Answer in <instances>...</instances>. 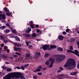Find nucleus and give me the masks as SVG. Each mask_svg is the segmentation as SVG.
Instances as JSON below:
<instances>
[{
	"label": "nucleus",
	"mask_w": 79,
	"mask_h": 79,
	"mask_svg": "<svg viewBox=\"0 0 79 79\" xmlns=\"http://www.w3.org/2000/svg\"><path fill=\"white\" fill-rule=\"evenodd\" d=\"M18 47H15L14 48V50H15V51H16V52H18Z\"/></svg>",
	"instance_id": "25"
},
{
	"label": "nucleus",
	"mask_w": 79,
	"mask_h": 79,
	"mask_svg": "<svg viewBox=\"0 0 79 79\" xmlns=\"http://www.w3.org/2000/svg\"><path fill=\"white\" fill-rule=\"evenodd\" d=\"M37 74H38V75H42V73L41 72H39L37 73Z\"/></svg>",
	"instance_id": "43"
},
{
	"label": "nucleus",
	"mask_w": 79,
	"mask_h": 79,
	"mask_svg": "<svg viewBox=\"0 0 79 79\" xmlns=\"http://www.w3.org/2000/svg\"><path fill=\"white\" fill-rule=\"evenodd\" d=\"M77 45H78L77 46V47H78V48H79V41H78L77 42Z\"/></svg>",
	"instance_id": "44"
},
{
	"label": "nucleus",
	"mask_w": 79,
	"mask_h": 79,
	"mask_svg": "<svg viewBox=\"0 0 79 79\" xmlns=\"http://www.w3.org/2000/svg\"><path fill=\"white\" fill-rule=\"evenodd\" d=\"M4 10L5 11H6V12H7V13H8L9 12V11L8 10V9H7V8L6 7H5L4 8Z\"/></svg>",
	"instance_id": "21"
},
{
	"label": "nucleus",
	"mask_w": 79,
	"mask_h": 79,
	"mask_svg": "<svg viewBox=\"0 0 79 79\" xmlns=\"http://www.w3.org/2000/svg\"><path fill=\"white\" fill-rule=\"evenodd\" d=\"M40 52H36L35 53V55H34V57L35 58H38L40 56Z\"/></svg>",
	"instance_id": "8"
},
{
	"label": "nucleus",
	"mask_w": 79,
	"mask_h": 79,
	"mask_svg": "<svg viewBox=\"0 0 79 79\" xmlns=\"http://www.w3.org/2000/svg\"><path fill=\"white\" fill-rule=\"evenodd\" d=\"M56 61L57 62V63H60V62L62 61V60H61L60 57H59L58 56L57 57H56Z\"/></svg>",
	"instance_id": "10"
},
{
	"label": "nucleus",
	"mask_w": 79,
	"mask_h": 79,
	"mask_svg": "<svg viewBox=\"0 0 79 79\" xmlns=\"http://www.w3.org/2000/svg\"><path fill=\"white\" fill-rule=\"evenodd\" d=\"M6 28V26H4L0 27V29L2 30H3L4 29H5Z\"/></svg>",
	"instance_id": "22"
},
{
	"label": "nucleus",
	"mask_w": 79,
	"mask_h": 79,
	"mask_svg": "<svg viewBox=\"0 0 79 79\" xmlns=\"http://www.w3.org/2000/svg\"><path fill=\"white\" fill-rule=\"evenodd\" d=\"M75 31L76 32H77L78 34H79V31L78 30V28H76L75 29Z\"/></svg>",
	"instance_id": "27"
},
{
	"label": "nucleus",
	"mask_w": 79,
	"mask_h": 79,
	"mask_svg": "<svg viewBox=\"0 0 79 79\" xmlns=\"http://www.w3.org/2000/svg\"><path fill=\"white\" fill-rule=\"evenodd\" d=\"M1 57L3 58V59H5V60H7V58H9L10 60H13V58L12 57H8V56L6 55H5L4 54H2L1 55Z\"/></svg>",
	"instance_id": "6"
},
{
	"label": "nucleus",
	"mask_w": 79,
	"mask_h": 79,
	"mask_svg": "<svg viewBox=\"0 0 79 79\" xmlns=\"http://www.w3.org/2000/svg\"><path fill=\"white\" fill-rule=\"evenodd\" d=\"M1 46L3 47V46H4V44H1Z\"/></svg>",
	"instance_id": "62"
},
{
	"label": "nucleus",
	"mask_w": 79,
	"mask_h": 79,
	"mask_svg": "<svg viewBox=\"0 0 79 79\" xmlns=\"http://www.w3.org/2000/svg\"><path fill=\"white\" fill-rule=\"evenodd\" d=\"M26 44H27V45H29V42L26 41Z\"/></svg>",
	"instance_id": "47"
},
{
	"label": "nucleus",
	"mask_w": 79,
	"mask_h": 79,
	"mask_svg": "<svg viewBox=\"0 0 79 79\" xmlns=\"http://www.w3.org/2000/svg\"><path fill=\"white\" fill-rule=\"evenodd\" d=\"M2 69H6V67L5 65H3V66H2Z\"/></svg>",
	"instance_id": "29"
},
{
	"label": "nucleus",
	"mask_w": 79,
	"mask_h": 79,
	"mask_svg": "<svg viewBox=\"0 0 79 79\" xmlns=\"http://www.w3.org/2000/svg\"><path fill=\"white\" fill-rule=\"evenodd\" d=\"M15 77L16 78L19 77L20 79H26L23 74L19 72L9 73L4 77L3 79H11V78L14 79Z\"/></svg>",
	"instance_id": "1"
},
{
	"label": "nucleus",
	"mask_w": 79,
	"mask_h": 79,
	"mask_svg": "<svg viewBox=\"0 0 79 79\" xmlns=\"http://www.w3.org/2000/svg\"><path fill=\"white\" fill-rule=\"evenodd\" d=\"M59 69H60L61 70H63V68L62 67H60L59 68Z\"/></svg>",
	"instance_id": "56"
},
{
	"label": "nucleus",
	"mask_w": 79,
	"mask_h": 79,
	"mask_svg": "<svg viewBox=\"0 0 79 79\" xmlns=\"http://www.w3.org/2000/svg\"><path fill=\"white\" fill-rule=\"evenodd\" d=\"M15 53L16 55H21V54L20 53H19V52H15Z\"/></svg>",
	"instance_id": "37"
},
{
	"label": "nucleus",
	"mask_w": 79,
	"mask_h": 79,
	"mask_svg": "<svg viewBox=\"0 0 79 79\" xmlns=\"http://www.w3.org/2000/svg\"><path fill=\"white\" fill-rule=\"evenodd\" d=\"M37 77V76H34L33 77V78L34 79H36Z\"/></svg>",
	"instance_id": "36"
},
{
	"label": "nucleus",
	"mask_w": 79,
	"mask_h": 79,
	"mask_svg": "<svg viewBox=\"0 0 79 79\" xmlns=\"http://www.w3.org/2000/svg\"><path fill=\"white\" fill-rule=\"evenodd\" d=\"M3 42H4L5 43H6V42H7L8 41L7 40H3Z\"/></svg>",
	"instance_id": "54"
},
{
	"label": "nucleus",
	"mask_w": 79,
	"mask_h": 79,
	"mask_svg": "<svg viewBox=\"0 0 79 79\" xmlns=\"http://www.w3.org/2000/svg\"><path fill=\"white\" fill-rule=\"evenodd\" d=\"M67 69H72L76 67V61L75 60L69 58L67 61L66 64L64 65Z\"/></svg>",
	"instance_id": "2"
},
{
	"label": "nucleus",
	"mask_w": 79,
	"mask_h": 79,
	"mask_svg": "<svg viewBox=\"0 0 79 79\" xmlns=\"http://www.w3.org/2000/svg\"><path fill=\"white\" fill-rule=\"evenodd\" d=\"M75 53L74 54H75L76 55H77L78 57H79V52L77 51V50H75Z\"/></svg>",
	"instance_id": "14"
},
{
	"label": "nucleus",
	"mask_w": 79,
	"mask_h": 79,
	"mask_svg": "<svg viewBox=\"0 0 79 79\" xmlns=\"http://www.w3.org/2000/svg\"><path fill=\"white\" fill-rule=\"evenodd\" d=\"M29 54H26V56L25 57L26 59H25V63H27L29 60H28V59H29V56H30V54H29V52H28Z\"/></svg>",
	"instance_id": "7"
},
{
	"label": "nucleus",
	"mask_w": 79,
	"mask_h": 79,
	"mask_svg": "<svg viewBox=\"0 0 79 79\" xmlns=\"http://www.w3.org/2000/svg\"><path fill=\"white\" fill-rule=\"evenodd\" d=\"M77 73H78V72H73L70 73V74L71 76H74V75H76V74H77Z\"/></svg>",
	"instance_id": "11"
},
{
	"label": "nucleus",
	"mask_w": 79,
	"mask_h": 79,
	"mask_svg": "<svg viewBox=\"0 0 79 79\" xmlns=\"http://www.w3.org/2000/svg\"><path fill=\"white\" fill-rule=\"evenodd\" d=\"M17 69H21V68L19 67H17Z\"/></svg>",
	"instance_id": "53"
},
{
	"label": "nucleus",
	"mask_w": 79,
	"mask_h": 79,
	"mask_svg": "<svg viewBox=\"0 0 79 79\" xmlns=\"http://www.w3.org/2000/svg\"><path fill=\"white\" fill-rule=\"evenodd\" d=\"M55 62V59L52 58H51L49 60H48L46 61L45 63L46 64V65H49L50 64V63H51V64L49 65L50 68H52L53 66V64Z\"/></svg>",
	"instance_id": "3"
},
{
	"label": "nucleus",
	"mask_w": 79,
	"mask_h": 79,
	"mask_svg": "<svg viewBox=\"0 0 79 79\" xmlns=\"http://www.w3.org/2000/svg\"><path fill=\"white\" fill-rule=\"evenodd\" d=\"M67 52H68L69 53H75V52L72 51L71 50H68L67 51Z\"/></svg>",
	"instance_id": "17"
},
{
	"label": "nucleus",
	"mask_w": 79,
	"mask_h": 79,
	"mask_svg": "<svg viewBox=\"0 0 79 79\" xmlns=\"http://www.w3.org/2000/svg\"><path fill=\"white\" fill-rule=\"evenodd\" d=\"M50 47L52 49H53V48H56V46L55 45H52L50 46Z\"/></svg>",
	"instance_id": "20"
},
{
	"label": "nucleus",
	"mask_w": 79,
	"mask_h": 79,
	"mask_svg": "<svg viewBox=\"0 0 79 79\" xmlns=\"http://www.w3.org/2000/svg\"><path fill=\"white\" fill-rule=\"evenodd\" d=\"M42 48L44 50H47V49L48 50H50L51 49L50 48H49V45L47 44L43 45Z\"/></svg>",
	"instance_id": "5"
},
{
	"label": "nucleus",
	"mask_w": 79,
	"mask_h": 79,
	"mask_svg": "<svg viewBox=\"0 0 79 79\" xmlns=\"http://www.w3.org/2000/svg\"><path fill=\"white\" fill-rule=\"evenodd\" d=\"M29 23H30V24L32 25V24H33V22H32V21L29 22Z\"/></svg>",
	"instance_id": "45"
},
{
	"label": "nucleus",
	"mask_w": 79,
	"mask_h": 79,
	"mask_svg": "<svg viewBox=\"0 0 79 79\" xmlns=\"http://www.w3.org/2000/svg\"><path fill=\"white\" fill-rule=\"evenodd\" d=\"M67 34L66 32L65 31L63 32V34H64V35H65V34Z\"/></svg>",
	"instance_id": "50"
},
{
	"label": "nucleus",
	"mask_w": 79,
	"mask_h": 79,
	"mask_svg": "<svg viewBox=\"0 0 79 79\" xmlns=\"http://www.w3.org/2000/svg\"><path fill=\"white\" fill-rule=\"evenodd\" d=\"M50 55V54L49 53H46L44 56V57L46 58L48 57V56Z\"/></svg>",
	"instance_id": "19"
},
{
	"label": "nucleus",
	"mask_w": 79,
	"mask_h": 79,
	"mask_svg": "<svg viewBox=\"0 0 79 79\" xmlns=\"http://www.w3.org/2000/svg\"><path fill=\"white\" fill-rule=\"evenodd\" d=\"M12 32L13 33H15V34H16L17 33V32H16V31L15 30H14L12 31Z\"/></svg>",
	"instance_id": "31"
},
{
	"label": "nucleus",
	"mask_w": 79,
	"mask_h": 79,
	"mask_svg": "<svg viewBox=\"0 0 79 79\" xmlns=\"http://www.w3.org/2000/svg\"><path fill=\"white\" fill-rule=\"evenodd\" d=\"M30 27L31 28H34V26H33V24H31L30 25Z\"/></svg>",
	"instance_id": "48"
},
{
	"label": "nucleus",
	"mask_w": 79,
	"mask_h": 79,
	"mask_svg": "<svg viewBox=\"0 0 79 79\" xmlns=\"http://www.w3.org/2000/svg\"><path fill=\"white\" fill-rule=\"evenodd\" d=\"M38 68L39 69H41L42 68V66H40L38 67Z\"/></svg>",
	"instance_id": "39"
},
{
	"label": "nucleus",
	"mask_w": 79,
	"mask_h": 79,
	"mask_svg": "<svg viewBox=\"0 0 79 79\" xmlns=\"http://www.w3.org/2000/svg\"><path fill=\"white\" fill-rule=\"evenodd\" d=\"M69 49L71 50H73V46H70L69 47Z\"/></svg>",
	"instance_id": "28"
},
{
	"label": "nucleus",
	"mask_w": 79,
	"mask_h": 79,
	"mask_svg": "<svg viewBox=\"0 0 79 79\" xmlns=\"http://www.w3.org/2000/svg\"><path fill=\"white\" fill-rule=\"evenodd\" d=\"M28 48L30 49H32V45H29L28 46Z\"/></svg>",
	"instance_id": "32"
},
{
	"label": "nucleus",
	"mask_w": 79,
	"mask_h": 79,
	"mask_svg": "<svg viewBox=\"0 0 79 79\" xmlns=\"http://www.w3.org/2000/svg\"><path fill=\"white\" fill-rule=\"evenodd\" d=\"M64 36H61V35H59L58 36V39L60 40H62L63 39Z\"/></svg>",
	"instance_id": "13"
},
{
	"label": "nucleus",
	"mask_w": 79,
	"mask_h": 79,
	"mask_svg": "<svg viewBox=\"0 0 79 79\" xmlns=\"http://www.w3.org/2000/svg\"><path fill=\"white\" fill-rule=\"evenodd\" d=\"M61 76H64V75L63 74H60L57 75L56 76V77H60L59 78V79H62V78L61 77Z\"/></svg>",
	"instance_id": "12"
},
{
	"label": "nucleus",
	"mask_w": 79,
	"mask_h": 79,
	"mask_svg": "<svg viewBox=\"0 0 79 79\" xmlns=\"http://www.w3.org/2000/svg\"><path fill=\"white\" fill-rule=\"evenodd\" d=\"M58 56L62 61H63V60H64L65 58V56H64V55L63 54H61L58 55Z\"/></svg>",
	"instance_id": "9"
},
{
	"label": "nucleus",
	"mask_w": 79,
	"mask_h": 79,
	"mask_svg": "<svg viewBox=\"0 0 79 79\" xmlns=\"http://www.w3.org/2000/svg\"><path fill=\"white\" fill-rule=\"evenodd\" d=\"M14 44V45H15V46H17V45L18 44V43H15Z\"/></svg>",
	"instance_id": "55"
},
{
	"label": "nucleus",
	"mask_w": 79,
	"mask_h": 79,
	"mask_svg": "<svg viewBox=\"0 0 79 79\" xmlns=\"http://www.w3.org/2000/svg\"><path fill=\"white\" fill-rule=\"evenodd\" d=\"M61 71V70H59L57 71L58 73H60Z\"/></svg>",
	"instance_id": "63"
},
{
	"label": "nucleus",
	"mask_w": 79,
	"mask_h": 79,
	"mask_svg": "<svg viewBox=\"0 0 79 79\" xmlns=\"http://www.w3.org/2000/svg\"><path fill=\"white\" fill-rule=\"evenodd\" d=\"M28 66L29 64H26L24 65V68H27V67H28Z\"/></svg>",
	"instance_id": "30"
},
{
	"label": "nucleus",
	"mask_w": 79,
	"mask_h": 79,
	"mask_svg": "<svg viewBox=\"0 0 79 79\" xmlns=\"http://www.w3.org/2000/svg\"><path fill=\"white\" fill-rule=\"evenodd\" d=\"M6 15L7 16H10L11 15V14H10V13H6Z\"/></svg>",
	"instance_id": "42"
},
{
	"label": "nucleus",
	"mask_w": 79,
	"mask_h": 79,
	"mask_svg": "<svg viewBox=\"0 0 79 79\" xmlns=\"http://www.w3.org/2000/svg\"><path fill=\"white\" fill-rule=\"evenodd\" d=\"M74 39L72 38L71 39L70 42H74Z\"/></svg>",
	"instance_id": "34"
},
{
	"label": "nucleus",
	"mask_w": 79,
	"mask_h": 79,
	"mask_svg": "<svg viewBox=\"0 0 79 79\" xmlns=\"http://www.w3.org/2000/svg\"><path fill=\"white\" fill-rule=\"evenodd\" d=\"M18 50L19 51L21 50H22V49L21 48H18Z\"/></svg>",
	"instance_id": "57"
},
{
	"label": "nucleus",
	"mask_w": 79,
	"mask_h": 79,
	"mask_svg": "<svg viewBox=\"0 0 79 79\" xmlns=\"http://www.w3.org/2000/svg\"><path fill=\"white\" fill-rule=\"evenodd\" d=\"M4 48L5 50H6V49H8V47H7L6 46H5L4 47Z\"/></svg>",
	"instance_id": "52"
},
{
	"label": "nucleus",
	"mask_w": 79,
	"mask_h": 79,
	"mask_svg": "<svg viewBox=\"0 0 79 79\" xmlns=\"http://www.w3.org/2000/svg\"><path fill=\"white\" fill-rule=\"evenodd\" d=\"M0 37L2 39H4V37L2 35H1L0 36Z\"/></svg>",
	"instance_id": "49"
},
{
	"label": "nucleus",
	"mask_w": 79,
	"mask_h": 79,
	"mask_svg": "<svg viewBox=\"0 0 79 79\" xmlns=\"http://www.w3.org/2000/svg\"><path fill=\"white\" fill-rule=\"evenodd\" d=\"M69 31V29H67L66 30V32H68Z\"/></svg>",
	"instance_id": "46"
},
{
	"label": "nucleus",
	"mask_w": 79,
	"mask_h": 79,
	"mask_svg": "<svg viewBox=\"0 0 79 79\" xmlns=\"http://www.w3.org/2000/svg\"><path fill=\"white\" fill-rule=\"evenodd\" d=\"M6 71H7L8 72H10L11 71V69L8 68L6 69Z\"/></svg>",
	"instance_id": "26"
},
{
	"label": "nucleus",
	"mask_w": 79,
	"mask_h": 79,
	"mask_svg": "<svg viewBox=\"0 0 79 79\" xmlns=\"http://www.w3.org/2000/svg\"><path fill=\"white\" fill-rule=\"evenodd\" d=\"M21 68L23 70H24V69H25L24 68V67H23V66H21Z\"/></svg>",
	"instance_id": "38"
},
{
	"label": "nucleus",
	"mask_w": 79,
	"mask_h": 79,
	"mask_svg": "<svg viewBox=\"0 0 79 79\" xmlns=\"http://www.w3.org/2000/svg\"><path fill=\"white\" fill-rule=\"evenodd\" d=\"M57 50L58 51H59V52H63V48H61V47L58 48H57Z\"/></svg>",
	"instance_id": "16"
},
{
	"label": "nucleus",
	"mask_w": 79,
	"mask_h": 79,
	"mask_svg": "<svg viewBox=\"0 0 79 79\" xmlns=\"http://www.w3.org/2000/svg\"><path fill=\"white\" fill-rule=\"evenodd\" d=\"M8 32H10V30H6L5 31H4L5 34H7V33H8Z\"/></svg>",
	"instance_id": "24"
},
{
	"label": "nucleus",
	"mask_w": 79,
	"mask_h": 79,
	"mask_svg": "<svg viewBox=\"0 0 79 79\" xmlns=\"http://www.w3.org/2000/svg\"><path fill=\"white\" fill-rule=\"evenodd\" d=\"M77 68L78 69H79V60H78V63L77 65Z\"/></svg>",
	"instance_id": "41"
},
{
	"label": "nucleus",
	"mask_w": 79,
	"mask_h": 79,
	"mask_svg": "<svg viewBox=\"0 0 79 79\" xmlns=\"http://www.w3.org/2000/svg\"><path fill=\"white\" fill-rule=\"evenodd\" d=\"M36 32H40V30H39L37 29L36 30Z\"/></svg>",
	"instance_id": "60"
},
{
	"label": "nucleus",
	"mask_w": 79,
	"mask_h": 79,
	"mask_svg": "<svg viewBox=\"0 0 79 79\" xmlns=\"http://www.w3.org/2000/svg\"><path fill=\"white\" fill-rule=\"evenodd\" d=\"M7 53H9V52H10V50L7 49Z\"/></svg>",
	"instance_id": "61"
},
{
	"label": "nucleus",
	"mask_w": 79,
	"mask_h": 79,
	"mask_svg": "<svg viewBox=\"0 0 79 79\" xmlns=\"http://www.w3.org/2000/svg\"><path fill=\"white\" fill-rule=\"evenodd\" d=\"M6 26H8V27H9L10 24H8V23H7L6 24Z\"/></svg>",
	"instance_id": "59"
},
{
	"label": "nucleus",
	"mask_w": 79,
	"mask_h": 79,
	"mask_svg": "<svg viewBox=\"0 0 79 79\" xmlns=\"http://www.w3.org/2000/svg\"><path fill=\"white\" fill-rule=\"evenodd\" d=\"M18 60L19 61H22L23 60V58L22 57H20L18 58Z\"/></svg>",
	"instance_id": "33"
},
{
	"label": "nucleus",
	"mask_w": 79,
	"mask_h": 79,
	"mask_svg": "<svg viewBox=\"0 0 79 79\" xmlns=\"http://www.w3.org/2000/svg\"><path fill=\"white\" fill-rule=\"evenodd\" d=\"M17 47H21V45L18 44L17 46Z\"/></svg>",
	"instance_id": "40"
},
{
	"label": "nucleus",
	"mask_w": 79,
	"mask_h": 79,
	"mask_svg": "<svg viewBox=\"0 0 79 79\" xmlns=\"http://www.w3.org/2000/svg\"><path fill=\"white\" fill-rule=\"evenodd\" d=\"M15 39H16V40H19L20 39H19L18 38V37H15Z\"/></svg>",
	"instance_id": "51"
},
{
	"label": "nucleus",
	"mask_w": 79,
	"mask_h": 79,
	"mask_svg": "<svg viewBox=\"0 0 79 79\" xmlns=\"http://www.w3.org/2000/svg\"><path fill=\"white\" fill-rule=\"evenodd\" d=\"M32 37H35L37 36V34L36 33H33L32 35Z\"/></svg>",
	"instance_id": "23"
},
{
	"label": "nucleus",
	"mask_w": 79,
	"mask_h": 79,
	"mask_svg": "<svg viewBox=\"0 0 79 79\" xmlns=\"http://www.w3.org/2000/svg\"><path fill=\"white\" fill-rule=\"evenodd\" d=\"M14 58H16V57H18V55H15L14 56Z\"/></svg>",
	"instance_id": "58"
},
{
	"label": "nucleus",
	"mask_w": 79,
	"mask_h": 79,
	"mask_svg": "<svg viewBox=\"0 0 79 79\" xmlns=\"http://www.w3.org/2000/svg\"><path fill=\"white\" fill-rule=\"evenodd\" d=\"M5 19L6 16L5 14H0V20H1L2 23H5Z\"/></svg>",
	"instance_id": "4"
},
{
	"label": "nucleus",
	"mask_w": 79,
	"mask_h": 79,
	"mask_svg": "<svg viewBox=\"0 0 79 79\" xmlns=\"http://www.w3.org/2000/svg\"><path fill=\"white\" fill-rule=\"evenodd\" d=\"M46 68H43V70H46Z\"/></svg>",
	"instance_id": "64"
},
{
	"label": "nucleus",
	"mask_w": 79,
	"mask_h": 79,
	"mask_svg": "<svg viewBox=\"0 0 79 79\" xmlns=\"http://www.w3.org/2000/svg\"><path fill=\"white\" fill-rule=\"evenodd\" d=\"M31 28L30 27H28V29L26 31L27 33H29L31 32Z\"/></svg>",
	"instance_id": "15"
},
{
	"label": "nucleus",
	"mask_w": 79,
	"mask_h": 79,
	"mask_svg": "<svg viewBox=\"0 0 79 79\" xmlns=\"http://www.w3.org/2000/svg\"><path fill=\"white\" fill-rule=\"evenodd\" d=\"M24 35L25 37H31V35L29 34H25Z\"/></svg>",
	"instance_id": "18"
},
{
	"label": "nucleus",
	"mask_w": 79,
	"mask_h": 79,
	"mask_svg": "<svg viewBox=\"0 0 79 79\" xmlns=\"http://www.w3.org/2000/svg\"><path fill=\"white\" fill-rule=\"evenodd\" d=\"M36 71H37V72H40V69H36Z\"/></svg>",
	"instance_id": "35"
}]
</instances>
